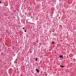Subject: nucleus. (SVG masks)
<instances>
[{"instance_id":"obj_1","label":"nucleus","mask_w":76,"mask_h":76,"mask_svg":"<svg viewBox=\"0 0 76 76\" xmlns=\"http://www.w3.org/2000/svg\"><path fill=\"white\" fill-rule=\"evenodd\" d=\"M59 57L60 58H63V55H60Z\"/></svg>"},{"instance_id":"obj_2","label":"nucleus","mask_w":76,"mask_h":76,"mask_svg":"<svg viewBox=\"0 0 76 76\" xmlns=\"http://www.w3.org/2000/svg\"><path fill=\"white\" fill-rule=\"evenodd\" d=\"M36 70L37 71V73H39V70H38V69H36Z\"/></svg>"},{"instance_id":"obj_3","label":"nucleus","mask_w":76,"mask_h":76,"mask_svg":"<svg viewBox=\"0 0 76 76\" xmlns=\"http://www.w3.org/2000/svg\"><path fill=\"white\" fill-rule=\"evenodd\" d=\"M60 67H62L63 68L64 67V66H62V65H60Z\"/></svg>"},{"instance_id":"obj_4","label":"nucleus","mask_w":76,"mask_h":76,"mask_svg":"<svg viewBox=\"0 0 76 76\" xmlns=\"http://www.w3.org/2000/svg\"><path fill=\"white\" fill-rule=\"evenodd\" d=\"M52 44H55V43L54 42H52Z\"/></svg>"},{"instance_id":"obj_5","label":"nucleus","mask_w":76,"mask_h":76,"mask_svg":"<svg viewBox=\"0 0 76 76\" xmlns=\"http://www.w3.org/2000/svg\"><path fill=\"white\" fill-rule=\"evenodd\" d=\"M38 59L37 58H36V59H35V61H37V60Z\"/></svg>"},{"instance_id":"obj_6","label":"nucleus","mask_w":76,"mask_h":76,"mask_svg":"<svg viewBox=\"0 0 76 76\" xmlns=\"http://www.w3.org/2000/svg\"><path fill=\"white\" fill-rule=\"evenodd\" d=\"M42 57V56H40V58H41V57Z\"/></svg>"},{"instance_id":"obj_7","label":"nucleus","mask_w":76,"mask_h":76,"mask_svg":"<svg viewBox=\"0 0 76 76\" xmlns=\"http://www.w3.org/2000/svg\"><path fill=\"white\" fill-rule=\"evenodd\" d=\"M26 32V30H25V32Z\"/></svg>"},{"instance_id":"obj_8","label":"nucleus","mask_w":76,"mask_h":76,"mask_svg":"<svg viewBox=\"0 0 76 76\" xmlns=\"http://www.w3.org/2000/svg\"><path fill=\"white\" fill-rule=\"evenodd\" d=\"M32 51H31L30 52L31 53H32Z\"/></svg>"},{"instance_id":"obj_9","label":"nucleus","mask_w":76,"mask_h":76,"mask_svg":"<svg viewBox=\"0 0 76 76\" xmlns=\"http://www.w3.org/2000/svg\"><path fill=\"white\" fill-rule=\"evenodd\" d=\"M0 3H1V2L0 1Z\"/></svg>"},{"instance_id":"obj_10","label":"nucleus","mask_w":76,"mask_h":76,"mask_svg":"<svg viewBox=\"0 0 76 76\" xmlns=\"http://www.w3.org/2000/svg\"><path fill=\"white\" fill-rule=\"evenodd\" d=\"M23 29H24V28H23Z\"/></svg>"},{"instance_id":"obj_11","label":"nucleus","mask_w":76,"mask_h":76,"mask_svg":"<svg viewBox=\"0 0 76 76\" xmlns=\"http://www.w3.org/2000/svg\"><path fill=\"white\" fill-rule=\"evenodd\" d=\"M16 61H17V59H16Z\"/></svg>"},{"instance_id":"obj_12","label":"nucleus","mask_w":76,"mask_h":76,"mask_svg":"<svg viewBox=\"0 0 76 76\" xmlns=\"http://www.w3.org/2000/svg\"><path fill=\"white\" fill-rule=\"evenodd\" d=\"M32 50V49H31Z\"/></svg>"},{"instance_id":"obj_13","label":"nucleus","mask_w":76,"mask_h":76,"mask_svg":"<svg viewBox=\"0 0 76 76\" xmlns=\"http://www.w3.org/2000/svg\"><path fill=\"white\" fill-rule=\"evenodd\" d=\"M46 76H47V74H46Z\"/></svg>"}]
</instances>
